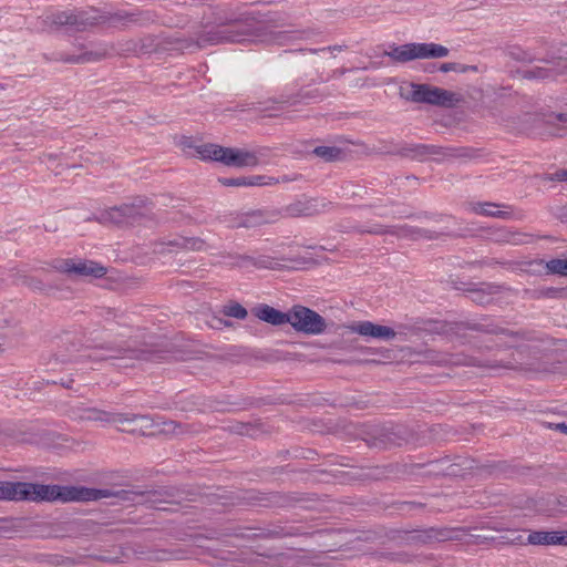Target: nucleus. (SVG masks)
Segmentation results:
<instances>
[{
  "mask_svg": "<svg viewBox=\"0 0 567 567\" xmlns=\"http://www.w3.org/2000/svg\"><path fill=\"white\" fill-rule=\"evenodd\" d=\"M122 493H125V491L113 493L110 489H78L74 487H61L59 485H44L28 482H11V501H97L110 496H116Z\"/></svg>",
  "mask_w": 567,
  "mask_h": 567,
  "instance_id": "nucleus-1",
  "label": "nucleus"
},
{
  "mask_svg": "<svg viewBox=\"0 0 567 567\" xmlns=\"http://www.w3.org/2000/svg\"><path fill=\"white\" fill-rule=\"evenodd\" d=\"M181 145L184 150H194V155L200 159L216 161L228 167H256L260 163L259 155L255 151L224 147L213 143L195 144L189 137H184Z\"/></svg>",
  "mask_w": 567,
  "mask_h": 567,
  "instance_id": "nucleus-2",
  "label": "nucleus"
},
{
  "mask_svg": "<svg viewBox=\"0 0 567 567\" xmlns=\"http://www.w3.org/2000/svg\"><path fill=\"white\" fill-rule=\"evenodd\" d=\"M449 49L437 43H405L393 45L384 51L383 56L390 58L395 63H408L420 59H440L449 55Z\"/></svg>",
  "mask_w": 567,
  "mask_h": 567,
  "instance_id": "nucleus-3",
  "label": "nucleus"
},
{
  "mask_svg": "<svg viewBox=\"0 0 567 567\" xmlns=\"http://www.w3.org/2000/svg\"><path fill=\"white\" fill-rule=\"evenodd\" d=\"M280 213L275 209H254L231 212L220 217V223L231 229H251L272 224L279 219Z\"/></svg>",
  "mask_w": 567,
  "mask_h": 567,
  "instance_id": "nucleus-4",
  "label": "nucleus"
},
{
  "mask_svg": "<svg viewBox=\"0 0 567 567\" xmlns=\"http://www.w3.org/2000/svg\"><path fill=\"white\" fill-rule=\"evenodd\" d=\"M288 323H290L296 331L306 334H319L327 328L326 320L322 316L300 305L291 308Z\"/></svg>",
  "mask_w": 567,
  "mask_h": 567,
  "instance_id": "nucleus-5",
  "label": "nucleus"
},
{
  "mask_svg": "<svg viewBox=\"0 0 567 567\" xmlns=\"http://www.w3.org/2000/svg\"><path fill=\"white\" fill-rule=\"evenodd\" d=\"M148 212L146 200L141 199L138 203L123 204L110 208L102 214V219L116 225H133L138 223Z\"/></svg>",
  "mask_w": 567,
  "mask_h": 567,
  "instance_id": "nucleus-6",
  "label": "nucleus"
},
{
  "mask_svg": "<svg viewBox=\"0 0 567 567\" xmlns=\"http://www.w3.org/2000/svg\"><path fill=\"white\" fill-rule=\"evenodd\" d=\"M446 533L434 527L412 530H394L391 539L399 546H421L444 540Z\"/></svg>",
  "mask_w": 567,
  "mask_h": 567,
  "instance_id": "nucleus-7",
  "label": "nucleus"
},
{
  "mask_svg": "<svg viewBox=\"0 0 567 567\" xmlns=\"http://www.w3.org/2000/svg\"><path fill=\"white\" fill-rule=\"evenodd\" d=\"M503 543L511 545L534 546H567V529L563 530H530L526 542L522 535L514 538L502 537Z\"/></svg>",
  "mask_w": 567,
  "mask_h": 567,
  "instance_id": "nucleus-8",
  "label": "nucleus"
},
{
  "mask_svg": "<svg viewBox=\"0 0 567 567\" xmlns=\"http://www.w3.org/2000/svg\"><path fill=\"white\" fill-rule=\"evenodd\" d=\"M54 268L60 272L82 278H102L106 275V268L92 260L62 259Z\"/></svg>",
  "mask_w": 567,
  "mask_h": 567,
  "instance_id": "nucleus-9",
  "label": "nucleus"
},
{
  "mask_svg": "<svg viewBox=\"0 0 567 567\" xmlns=\"http://www.w3.org/2000/svg\"><path fill=\"white\" fill-rule=\"evenodd\" d=\"M207 248V243L200 237L179 236L168 241H159L155 244L154 251L156 254H166L178 250L205 251Z\"/></svg>",
  "mask_w": 567,
  "mask_h": 567,
  "instance_id": "nucleus-10",
  "label": "nucleus"
},
{
  "mask_svg": "<svg viewBox=\"0 0 567 567\" xmlns=\"http://www.w3.org/2000/svg\"><path fill=\"white\" fill-rule=\"evenodd\" d=\"M225 41H231L230 37L225 31L216 29L200 34L196 40L193 38L188 39H176V49L189 50V49H202L209 44H218Z\"/></svg>",
  "mask_w": 567,
  "mask_h": 567,
  "instance_id": "nucleus-11",
  "label": "nucleus"
},
{
  "mask_svg": "<svg viewBox=\"0 0 567 567\" xmlns=\"http://www.w3.org/2000/svg\"><path fill=\"white\" fill-rule=\"evenodd\" d=\"M114 53L113 44L102 43L97 44L91 50H86L80 55H65L61 56V60L66 63H87L96 62L103 59L112 56Z\"/></svg>",
  "mask_w": 567,
  "mask_h": 567,
  "instance_id": "nucleus-12",
  "label": "nucleus"
},
{
  "mask_svg": "<svg viewBox=\"0 0 567 567\" xmlns=\"http://www.w3.org/2000/svg\"><path fill=\"white\" fill-rule=\"evenodd\" d=\"M351 331L362 337H371L382 340H392L395 338L396 332L386 326L373 323L371 321H361L353 324Z\"/></svg>",
  "mask_w": 567,
  "mask_h": 567,
  "instance_id": "nucleus-13",
  "label": "nucleus"
},
{
  "mask_svg": "<svg viewBox=\"0 0 567 567\" xmlns=\"http://www.w3.org/2000/svg\"><path fill=\"white\" fill-rule=\"evenodd\" d=\"M288 535H291V534L284 532L282 528L265 529V528H248V527L234 529L231 532H227L224 534V536H234L237 538H245V539H255V538L270 539V538L285 537Z\"/></svg>",
  "mask_w": 567,
  "mask_h": 567,
  "instance_id": "nucleus-14",
  "label": "nucleus"
},
{
  "mask_svg": "<svg viewBox=\"0 0 567 567\" xmlns=\"http://www.w3.org/2000/svg\"><path fill=\"white\" fill-rule=\"evenodd\" d=\"M425 358L439 365H476L477 362L474 358L462 353H441L434 350H429Z\"/></svg>",
  "mask_w": 567,
  "mask_h": 567,
  "instance_id": "nucleus-15",
  "label": "nucleus"
},
{
  "mask_svg": "<svg viewBox=\"0 0 567 567\" xmlns=\"http://www.w3.org/2000/svg\"><path fill=\"white\" fill-rule=\"evenodd\" d=\"M69 415L78 421L114 422L115 420L114 416L105 411L83 405L72 406L69 410Z\"/></svg>",
  "mask_w": 567,
  "mask_h": 567,
  "instance_id": "nucleus-16",
  "label": "nucleus"
},
{
  "mask_svg": "<svg viewBox=\"0 0 567 567\" xmlns=\"http://www.w3.org/2000/svg\"><path fill=\"white\" fill-rule=\"evenodd\" d=\"M501 207L512 209V207L508 205L495 204L491 202L468 204V209L474 214L501 219H511L513 217L512 210L498 209Z\"/></svg>",
  "mask_w": 567,
  "mask_h": 567,
  "instance_id": "nucleus-17",
  "label": "nucleus"
},
{
  "mask_svg": "<svg viewBox=\"0 0 567 567\" xmlns=\"http://www.w3.org/2000/svg\"><path fill=\"white\" fill-rule=\"evenodd\" d=\"M431 89L430 84L411 82L400 86V96L410 102L430 104Z\"/></svg>",
  "mask_w": 567,
  "mask_h": 567,
  "instance_id": "nucleus-18",
  "label": "nucleus"
},
{
  "mask_svg": "<svg viewBox=\"0 0 567 567\" xmlns=\"http://www.w3.org/2000/svg\"><path fill=\"white\" fill-rule=\"evenodd\" d=\"M251 312L259 320L270 323L272 326H282L288 323V321L290 320L289 311L282 312L265 303L256 306L255 308H252Z\"/></svg>",
  "mask_w": 567,
  "mask_h": 567,
  "instance_id": "nucleus-19",
  "label": "nucleus"
},
{
  "mask_svg": "<svg viewBox=\"0 0 567 567\" xmlns=\"http://www.w3.org/2000/svg\"><path fill=\"white\" fill-rule=\"evenodd\" d=\"M463 101V96L450 90L432 86L430 93V105L440 107H454Z\"/></svg>",
  "mask_w": 567,
  "mask_h": 567,
  "instance_id": "nucleus-20",
  "label": "nucleus"
},
{
  "mask_svg": "<svg viewBox=\"0 0 567 567\" xmlns=\"http://www.w3.org/2000/svg\"><path fill=\"white\" fill-rule=\"evenodd\" d=\"M488 236L495 243L509 244L515 246L528 243L527 239L529 238V235L527 234L511 230L505 227L492 229Z\"/></svg>",
  "mask_w": 567,
  "mask_h": 567,
  "instance_id": "nucleus-21",
  "label": "nucleus"
},
{
  "mask_svg": "<svg viewBox=\"0 0 567 567\" xmlns=\"http://www.w3.org/2000/svg\"><path fill=\"white\" fill-rule=\"evenodd\" d=\"M53 23L56 25H70L75 30H82L87 25L94 24V19L86 17L84 12H59L53 17Z\"/></svg>",
  "mask_w": 567,
  "mask_h": 567,
  "instance_id": "nucleus-22",
  "label": "nucleus"
},
{
  "mask_svg": "<svg viewBox=\"0 0 567 567\" xmlns=\"http://www.w3.org/2000/svg\"><path fill=\"white\" fill-rule=\"evenodd\" d=\"M502 287L494 284H481L468 288L470 299L477 305H487L493 301V297L501 292Z\"/></svg>",
  "mask_w": 567,
  "mask_h": 567,
  "instance_id": "nucleus-23",
  "label": "nucleus"
},
{
  "mask_svg": "<svg viewBox=\"0 0 567 567\" xmlns=\"http://www.w3.org/2000/svg\"><path fill=\"white\" fill-rule=\"evenodd\" d=\"M465 330H473V331L491 333V334H506V336L523 338L520 332L508 331L506 329L499 328V327L491 324V323L461 322V323L456 324V332L457 333H460L462 331H465Z\"/></svg>",
  "mask_w": 567,
  "mask_h": 567,
  "instance_id": "nucleus-24",
  "label": "nucleus"
},
{
  "mask_svg": "<svg viewBox=\"0 0 567 567\" xmlns=\"http://www.w3.org/2000/svg\"><path fill=\"white\" fill-rule=\"evenodd\" d=\"M553 64H554L553 68L535 66L530 70H526L524 72V78L525 79H548V78H553L557 74H561L565 71L567 72V63L565 60L558 59Z\"/></svg>",
  "mask_w": 567,
  "mask_h": 567,
  "instance_id": "nucleus-25",
  "label": "nucleus"
},
{
  "mask_svg": "<svg viewBox=\"0 0 567 567\" xmlns=\"http://www.w3.org/2000/svg\"><path fill=\"white\" fill-rule=\"evenodd\" d=\"M114 422L131 425L130 431L145 434L154 426V421L147 415L133 414L131 416L118 415Z\"/></svg>",
  "mask_w": 567,
  "mask_h": 567,
  "instance_id": "nucleus-26",
  "label": "nucleus"
},
{
  "mask_svg": "<svg viewBox=\"0 0 567 567\" xmlns=\"http://www.w3.org/2000/svg\"><path fill=\"white\" fill-rule=\"evenodd\" d=\"M236 266L238 267H244V266H247V265H251L256 268H264V269H269V268H274V261H272V258L268 257V256H259V257H252V256H249V255H237L236 256V262H235Z\"/></svg>",
  "mask_w": 567,
  "mask_h": 567,
  "instance_id": "nucleus-27",
  "label": "nucleus"
},
{
  "mask_svg": "<svg viewBox=\"0 0 567 567\" xmlns=\"http://www.w3.org/2000/svg\"><path fill=\"white\" fill-rule=\"evenodd\" d=\"M312 153L324 162H336L342 157V151L336 146H317Z\"/></svg>",
  "mask_w": 567,
  "mask_h": 567,
  "instance_id": "nucleus-28",
  "label": "nucleus"
},
{
  "mask_svg": "<svg viewBox=\"0 0 567 567\" xmlns=\"http://www.w3.org/2000/svg\"><path fill=\"white\" fill-rule=\"evenodd\" d=\"M358 233L360 234H372V235H383V234H395V235H400V234H403V235H409L410 234V230L406 226L404 227H401L399 229V231H394V230H390L388 227H384L380 224H373L369 227H358L357 228Z\"/></svg>",
  "mask_w": 567,
  "mask_h": 567,
  "instance_id": "nucleus-29",
  "label": "nucleus"
},
{
  "mask_svg": "<svg viewBox=\"0 0 567 567\" xmlns=\"http://www.w3.org/2000/svg\"><path fill=\"white\" fill-rule=\"evenodd\" d=\"M221 312L227 317H233L239 320H244L248 316L247 310L236 301H230L225 305Z\"/></svg>",
  "mask_w": 567,
  "mask_h": 567,
  "instance_id": "nucleus-30",
  "label": "nucleus"
},
{
  "mask_svg": "<svg viewBox=\"0 0 567 567\" xmlns=\"http://www.w3.org/2000/svg\"><path fill=\"white\" fill-rule=\"evenodd\" d=\"M316 200H308L306 203H299L291 207H289V212L291 215H303L309 216L315 213H318V209H316Z\"/></svg>",
  "mask_w": 567,
  "mask_h": 567,
  "instance_id": "nucleus-31",
  "label": "nucleus"
},
{
  "mask_svg": "<svg viewBox=\"0 0 567 567\" xmlns=\"http://www.w3.org/2000/svg\"><path fill=\"white\" fill-rule=\"evenodd\" d=\"M547 269L551 274H558L561 276H567V258L565 259H551L547 262Z\"/></svg>",
  "mask_w": 567,
  "mask_h": 567,
  "instance_id": "nucleus-32",
  "label": "nucleus"
},
{
  "mask_svg": "<svg viewBox=\"0 0 567 567\" xmlns=\"http://www.w3.org/2000/svg\"><path fill=\"white\" fill-rule=\"evenodd\" d=\"M280 181L274 177H266L262 175L247 176V187L249 186H264L278 184Z\"/></svg>",
  "mask_w": 567,
  "mask_h": 567,
  "instance_id": "nucleus-33",
  "label": "nucleus"
},
{
  "mask_svg": "<svg viewBox=\"0 0 567 567\" xmlns=\"http://www.w3.org/2000/svg\"><path fill=\"white\" fill-rule=\"evenodd\" d=\"M468 70L476 71V66L464 65V64H460V63H455V62L443 63L440 66V71H442V72L453 71V72L465 73Z\"/></svg>",
  "mask_w": 567,
  "mask_h": 567,
  "instance_id": "nucleus-34",
  "label": "nucleus"
},
{
  "mask_svg": "<svg viewBox=\"0 0 567 567\" xmlns=\"http://www.w3.org/2000/svg\"><path fill=\"white\" fill-rule=\"evenodd\" d=\"M17 280L20 284H22V285H24V286H27V287H29L31 289H34V290H42L43 289V282L40 279L35 278V277H30V276H27V275H19Z\"/></svg>",
  "mask_w": 567,
  "mask_h": 567,
  "instance_id": "nucleus-35",
  "label": "nucleus"
},
{
  "mask_svg": "<svg viewBox=\"0 0 567 567\" xmlns=\"http://www.w3.org/2000/svg\"><path fill=\"white\" fill-rule=\"evenodd\" d=\"M218 182L228 187H247V177H236V178H229V177H223L218 178Z\"/></svg>",
  "mask_w": 567,
  "mask_h": 567,
  "instance_id": "nucleus-36",
  "label": "nucleus"
},
{
  "mask_svg": "<svg viewBox=\"0 0 567 567\" xmlns=\"http://www.w3.org/2000/svg\"><path fill=\"white\" fill-rule=\"evenodd\" d=\"M433 147L426 145H415L411 148H406L404 154L412 157H419L427 153H432Z\"/></svg>",
  "mask_w": 567,
  "mask_h": 567,
  "instance_id": "nucleus-37",
  "label": "nucleus"
},
{
  "mask_svg": "<svg viewBox=\"0 0 567 567\" xmlns=\"http://www.w3.org/2000/svg\"><path fill=\"white\" fill-rule=\"evenodd\" d=\"M276 564L280 567H298L295 556L281 554L276 558Z\"/></svg>",
  "mask_w": 567,
  "mask_h": 567,
  "instance_id": "nucleus-38",
  "label": "nucleus"
},
{
  "mask_svg": "<svg viewBox=\"0 0 567 567\" xmlns=\"http://www.w3.org/2000/svg\"><path fill=\"white\" fill-rule=\"evenodd\" d=\"M206 323L213 329H223L224 327L231 326L228 320H225L216 315H212V317L207 319Z\"/></svg>",
  "mask_w": 567,
  "mask_h": 567,
  "instance_id": "nucleus-39",
  "label": "nucleus"
},
{
  "mask_svg": "<svg viewBox=\"0 0 567 567\" xmlns=\"http://www.w3.org/2000/svg\"><path fill=\"white\" fill-rule=\"evenodd\" d=\"M0 499L11 501V482H0Z\"/></svg>",
  "mask_w": 567,
  "mask_h": 567,
  "instance_id": "nucleus-40",
  "label": "nucleus"
},
{
  "mask_svg": "<svg viewBox=\"0 0 567 567\" xmlns=\"http://www.w3.org/2000/svg\"><path fill=\"white\" fill-rule=\"evenodd\" d=\"M547 181H559V182H567V169H559L556 173L551 175H547L545 177Z\"/></svg>",
  "mask_w": 567,
  "mask_h": 567,
  "instance_id": "nucleus-41",
  "label": "nucleus"
},
{
  "mask_svg": "<svg viewBox=\"0 0 567 567\" xmlns=\"http://www.w3.org/2000/svg\"><path fill=\"white\" fill-rule=\"evenodd\" d=\"M164 426L165 427L163 429V431H165V432H172L173 434H176V435L183 433L181 425L175 423L174 421L164 422Z\"/></svg>",
  "mask_w": 567,
  "mask_h": 567,
  "instance_id": "nucleus-42",
  "label": "nucleus"
},
{
  "mask_svg": "<svg viewBox=\"0 0 567 567\" xmlns=\"http://www.w3.org/2000/svg\"><path fill=\"white\" fill-rule=\"evenodd\" d=\"M169 556V553L166 551V550H157V551H154L152 553L147 559L148 560H154V561H161V560H166Z\"/></svg>",
  "mask_w": 567,
  "mask_h": 567,
  "instance_id": "nucleus-43",
  "label": "nucleus"
},
{
  "mask_svg": "<svg viewBox=\"0 0 567 567\" xmlns=\"http://www.w3.org/2000/svg\"><path fill=\"white\" fill-rule=\"evenodd\" d=\"M344 47L342 45H332V47H328V48H322V49H309L308 51L311 52V53H319V52H326V51H330V52H334V51H342Z\"/></svg>",
  "mask_w": 567,
  "mask_h": 567,
  "instance_id": "nucleus-44",
  "label": "nucleus"
},
{
  "mask_svg": "<svg viewBox=\"0 0 567 567\" xmlns=\"http://www.w3.org/2000/svg\"><path fill=\"white\" fill-rule=\"evenodd\" d=\"M393 560L399 561V563H411L412 557L408 553H400V554L395 555Z\"/></svg>",
  "mask_w": 567,
  "mask_h": 567,
  "instance_id": "nucleus-45",
  "label": "nucleus"
},
{
  "mask_svg": "<svg viewBox=\"0 0 567 567\" xmlns=\"http://www.w3.org/2000/svg\"><path fill=\"white\" fill-rule=\"evenodd\" d=\"M551 120H557L559 122H566L567 121V115L564 114V113H559V114H555V115H549L547 121L551 122Z\"/></svg>",
  "mask_w": 567,
  "mask_h": 567,
  "instance_id": "nucleus-46",
  "label": "nucleus"
},
{
  "mask_svg": "<svg viewBox=\"0 0 567 567\" xmlns=\"http://www.w3.org/2000/svg\"><path fill=\"white\" fill-rule=\"evenodd\" d=\"M101 348L102 349H106V350L112 351V352H120V349L113 347L111 343L102 344Z\"/></svg>",
  "mask_w": 567,
  "mask_h": 567,
  "instance_id": "nucleus-47",
  "label": "nucleus"
},
{
  "mask_svg": "<svg viewBox=\"0 0 567 567\" xmlns=\"http://www.w3.org/2000/svg\"><path fill=\"white\" fill-rule=\"evenodd\" d=\"M105 321H106L105 323L101 324V326H102V328H103L104 330H110V331H112V330H113V328L111 327V326H112V324H111V322H109V321H110V320H109V318H106V319H105Z\"/></svg>",
  "mask_w": 567,
  "mask_h": 567,
  "instance_id": "nucleus-48",
  "label": "nucleus"
},
{
  "mask_svg": "<svg viewBox=\"0 0 567 567\" xmlns=\"http://www.w3.org/2000/svg\"><path fill=\"white\" fill-rule=\"evenodd\" d=\"M557 429H559L563 433L567 434V424L559 423L557 424Z\"/></svg>",
  "mask_w": 567,
  "mask_h": 567,
  "instance_id": "nucleus-49",
  "label": "nucleus"
},
{
  "mask_svg": "<svg viewBox=\"0 0 567 567\" xmlns=\"http://www.w3.org/2000/svg\"><path fill=\"white\" fill-rule=\"evenodd\" d=\"M346 73V70L344 69H340V70H336L333 71V75L334 76H341Z\"/></svg>",
  "mask_w": 567,
  "mask_h": 567,
  "instance_id": "nucleus-50",
  "label": "nucleus"
},
{
  "mask_svg": "<svg viewBox=\"0 0 567 567\" xmlns=\"http://www.w3.org/2000/svg\"><path fill=\"white\" fill-rule=\"evenodd\" d=\"M45 159L53 161V159H55V155H53V154H45V155H43L42 161H45Z\"/></svg>",
  "mask_w": 567,
  "mask_h": 567,
  "instance_id": "nucleus-51",
  "label": "nucleus"
},
{
  "mask_svg": "<svg viewBox=\"0 0 567 567\" xmlns=\"http://www.w3.org/2000/svg\"><path fill=\"white\" fill-rule=\"evenodd\" d=\"M72 382H73L72 380L61 381V385L66 388V389H70Z\"/></svg>",
  "mask_w": 567,
  "mask_h": 567,
  "instance_id": "nucleus-52",
  "label": "nucleus"
},
{
  "mask_svg": "<svg viewBox=\"0 0 567 567\" xmlns=\"http://www.w3.org/2000/svg\"><path fill=\"white\" fill-rule=\"evenodd\" d=\"M420 235L426 238H432L429 230H422L420 231Z\"/></svg>",
  "mask_w": 567,
  "mask_h": 567,
  "instance_id": "nucleus-53",
  "label": "nucleus"
},
{
  "mask_svg": "<svg viewBox=\"0 0 567 567\" xmlns=\"http://www.w3.org/2000/svg\"><path fill=\"white\" fill-rule=\"evenodd\" d=\"M127 17H128L130 21H138V19L135 17L134 13H131Z\"/></svg>",
  "mask_w": 567,
  "mask_h": 567,
  "instance_id": "nucleus-54",
  "label": "nucleus"
},
{
  "mask_svg": "<svg viewBox=\"0 0 567 567\" xmlns=\"http://www.w3.org/2000/svg\"><path fill=\"white\" fill-rule=\"evenodd\" d=\"M555 292H556V289L550 288V289H548V292H547L546 295H547V296H551V295H553V293H555Z\"/></svg>",
  "mask_w": 567,
  "mask_h": 567,
  "instance_id": "nucleus-55",
  "label": "nucleus"
},
{
  "mask_svg": "<svg viewBox=\"0 0 567 567\" xmlns=\"http://www.w3.org/2000/svg\"><path fill=\"white\" fill-rule=\"evenodd\" d=\"M289 181H290V178H288L287 176H284V177L281 178V182H289Z\"/></svg>",
  "mask_w": 567,
  "mask_h": 567,
  "instance_id": "nucleus-56",
  "label": "nucleus"
},
{
  "mask_svg": "<svg viewBox=\"0 0 567 567\" xmlns=\"http://www.w3.org/2000/svg\"><path fill=\"white\" fill-rule=\"evenodd\" d=\"M104 561H114L113 559L102 558Z\"/></svg>",
  "mask_w": 567,
  "mask_h": 567,
  "instance_id": "nucleus-57",
  "label": "nucleus"
},
{
  "mask_svg": "<svg viewBox=\"0 0 567 567\" xmlns=\"http://www.w3.org/2000/svg\"><path fill=\"white\" fill-rule=\"evenodd\" d=\"M106 358H115V355L114 354H109V355L105 357V359Z\"/></svg>",
  "mask_w": 567,
  "mask_h": 567,
  "instance_id": "nucleus-58",
  "label": "nucleus"
},
{
  "mask_svg": "<svg viewBox=\"0 0 567 567\" xmlns=\"http://www.w3.org/2000/svg\"><path fill=\"white\" fill-rule=\"evenodd\" d=\"M106 313H107L109 316H113V317H115V316L113 315V312H112V311H107Z\"/></svg>",
  "mask_w": 567,
  "mask_h": 567,
  "instance_id": "nucleus-59",
  "label": "nucleus"
},
{
  "mask_svg": "<svg viewBox=\"0 0 567 567\" xmlns=\"http://www.w3.org/2000/svg\"><path fill=\"white\" fill-rule=\"evenodd\" d=\"M0 89H2V85L0 84Z\"/></svg>",
  "mask_w": 567,
  "mask_h": 567,
  "instance_id": "nucleus-60",
  "label": "nucleus"
}]
</instances>
